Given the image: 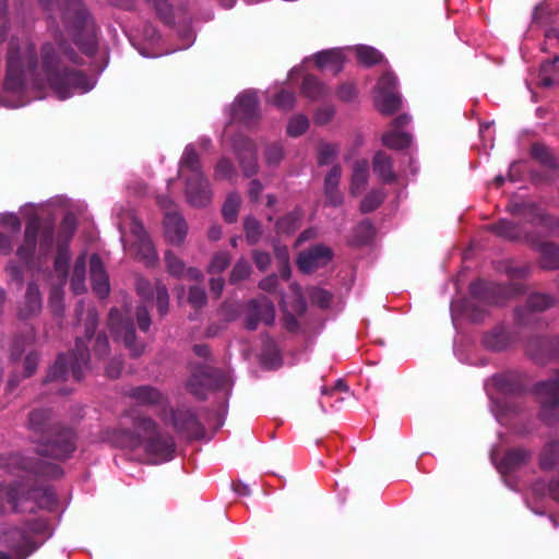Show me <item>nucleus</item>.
<instances>
[{"label": "nucleus", "mask_w": 559, "mask_h": 559, "mask_svg": "<svg viewBox=\"0 0 559 559\" xmlns=\"http://www.w3.org/2000/svg\"><path fill=\"white\" fill-rule=\"evenodd\" d=\"M66 59L75 62L71 53H64L61 58L51 44H46L41 48V63L38 64L31 39L26 36L12 38L7 59L4 91L13 99H2L0 103L9 108L22 107L29 102L24 97L28 88L49 87L61 100L93 90L96 80L68 69Z\"/></svg>", "instance_id": "nucleus-1"}, {"label": "nucleus", "mask_w": 559, "mask_h": 559, "mask_svg": "<svg viewBox=\"0 0 559 559\" xmlns=\"http://www.w3.org/2000/svg\"><path fill=\"white\" fill-rule=\"evenodd\" d=\"M135 431L114 430L108 440L116 447L136 450L143 449L152 456L153 463L166 462L173 459L174 440L156 431V425L148 418H139L134 423Z\"/></svg>", "instance_id": "nucleus-2"}, {"label": "nucleus", "mask_w": 559, "mask_h": 559, "mask_svg": "<svg viewBox=\"0 0 559 559\" xmlns=\"http://www.w3.org/2000/svg\"><path fill=\"white\" fill-rule=\"evenodd\" d=\"M178 176L186 182V198L190 205L202 207L212 200V190L204 177L198 154L192 144L186 146L179 162Z\"/></svg>", "instance_id": "nucleus-3"}, {"label": "nucleus", "mask_w": 559, "mask_h": 559, "mask_svg": "<svg viewBox=\"0 0 559 559\" xmlns=\"http://www.w3.org/2000/svg\"><path fill=\"white\" fill-rule=\"evenodd\" d=\"M118 228L120 240L126 251L138 255L146 265H153L157 261L155 248L132 211L118 214Z\"/></svg>", "instance_id": "nucleus-4"}, {"label": "nucleus", "mask_w": 559, "mask_h": 559, "mask_svg": "<svg viewBox=\"0 0 559 559\" xmlns=\"http://www.w3.org/2000/svg\"><path fill=\"white\" fill-rule=\"evenodd\" d=\"M62 20L80 49L92 55L96 50L95 26L79 0H70L62 9Z\"/></svg>", "instance_id": "nucleus-5"}, {"label": "nucleus", "mask_w": 559, "mask_h": 559, "mask_svg": "<svg viewBox=\"0 0 559 559\" xmlns=\"http://www.w3.org/2000/svg\"><path fill=\"white\" fill-rule=\"evenodd\" d=\"M491 386L506 395L503 402L493 401L491 397V413L498 421H503L504 417L519 411L513 396L524 390L523 377L516 371L498 373L491 377Z\"/></svg>", "instance_id": "nucleus-6"}, {"label": "nucleus", "mask_w": 559, "mask_h": 559, "mask_svg": "<svg viewBox=\"0 0 559 559\" xmlns=\"http://www.w3.org/2000/svg\"><path fill=\"white\" fill-rule=\"evenodd\" d=\"M39 227V218L37 215L29 216L22 243L17 247L16 255L22 263L27 264L37 253L38 257L48 254L52 249L53 236L52 231H46L37 247V234Z\"/></svg>", "instance_id": "nucleus-7"}, {"label": "nucleus", "mask_w": 559, "mask_h": 559, "mask_svg": "<svg viewBox=\"0 0 559 559\" xmlns=\"http://www.w3.org/2000/svg\"><path fill=\"white\" fill-rule=\"evenodd\" d=\"M534 393L540 404L539 418L547 425L559 420V369L550 378L537 382Z\"/></svg>", "instance_id": "nucleus-8"}, {"label": "nucleus", "mask_w": 559, "mask_h": 559, "mask_svg": "<svg viewBox=\"0 0 559 559\" xmlns=\"http://www.w3.org/2000/svg\"><path fill=\"white\" fill-rule=\"evenodd\" d=\"M489 305L488 287L484 281H477L469 287V298L464 302L451 304L452 320L455 321L457 313L463 311L472 321H480L485 318Z\"/></svg>", "instance_id": "nucleus-9"}, {"label": "nucleus", "mask_w": 559, "mask_h": 559, "mask_svg": "<svg viewBox=\"0 0 559 559\" xmlns=\"http://www.w3.org/2000/svg\"><path fill=\"white\" fill-rule=\"evenodd\" d=\"M88 352L82 340L76 342V350L68 358L63 355L59 356L55 365L50 368L49 380L64 379L69 372L75 380H81L83 371L87 367Z\"/></svg>", "instance_id": "nucleus-10"}, {"label": "nucleus", "mask_w": 559, "mask_h": 559, "mask_svg": "<svg viewBox=\"0 0 559 559\" xmlns=\"http://www.w3.org/2000/svg\"><path fill=\"white\" fill-rule=\"evenodd\" d=\"M514 213L526 224L543 227L548 236L559 237V216L550 214L537 203H516Z\"/></svg>", "instance_id": "nucleus-11"}, {"label": "nucleus", "mask_w": 559, "mask_h": 559, "mask_svg": "<svg viewBox=\"0 0 559 559\" xmlns=\"http://www.w3.org/2000/svg\"><path fill=\"white\" fill-rule=\"evenodd\" d=\"M158 204L165 214L164 235L166 240L175 246L182 243L188 233V226L185 218L176 210V205L169 197H158Z\"/></svg>", "instance_id": "nucleus-12"}, {"label": "nucleus", "mask_w": 559, "mask_h": 559, "mask_svg": "<svg viewBox=\"0 0 559 559\" xmlns=\"http://www.w3.org/2000/svg\"><path fill=\"white\" fill-rule=\"evenodd\" d=\"M454 355L463 364L474 367H485L489 355V340L487 334L454 343Z\"/></svg>", "instance_id": "nucleus-13"}, {"label": "nucleus", "mask_w": 559, "mask_h": 559, "mask_svg": "<svg viewBox=\"0 0 559 559\" xmlns=\"http://www.w3.org/2000/svg\"><path fill=\"white\" fill-rule=\"evenodd\" d=\"M396 85L397 79L392 72H386L378 81L374 91V104L382 114L391 115L400 108L402 98L395 92Z\"/></svg>", "instance_id": "nucleus-14"}, {"label": "nucleus", "mask_w": 559, "mask_h": 559, "mask_svg": "<svg viewBox=\"0 0 559 559\" xmlns=\"http://www.w3.org/2000/svg\"><path fill=\"white\" fill-rule=\"evenodd\" d=\"M525 354L537 365L559 360L558 336H532L525 344Z\"/></svg>", "instance_id": "nucleus-15"}, {"label": "nucleus", "mask_w": 559, "mask_h": 559, "mask_svg": "<svg viewBox=\"0 0 559 559\" xmlns=\"http://www.w3.org/2000/svg\"><path fill=\"white\" fill-rule=\"evenodd\" d=\"M525 243L538 252V266L544 271L559 270V245L543 240L539 233H525Z\"/></svg>", "instance_id": "nucleus-16"}, {"label": "nucleus", "mask_w": 559, "mask_h": 559, "mask_svg": "<svg viewBox=\"0 0 559 559\" xmlns=\"http://www.w3.org/2000/svg\"><path fill=\"white\" fill-rule=\"evenodd\" d=\"M556 304L557 299L549 294L533 293L527 297L524 306L515 309V321L519 325L530 326L535 321L534 313L544 312Z\"/></svg>", "instance_id": "nucleus-17"}, {"label": "nucleus", "mask_w": 559, "mask_h": 559, "mask_svg": "<svg viewBox=\"0 0 559 559\" xmlns=\"http://www.w3.org/2000/svg\"><path fill=\"white\" fill-rule=\"evenodd\" d=\"M75 450L74 433L70 429L59 431L53 440L48 441L38 449L41 456H51L57 460L67 459Z\"/></svg>", "instance_id": "nucleus-18"}, {"label": "nucleus", "mask_w": 559, "mask_h": 559, "mask_svg": "<svg viewBox=\"0 0 559 559\" xmlns=\"http://www.w3.org/2000/svg\"><path fill=\"white\" fill-rule=\"evenodd\" d=\"M539 466L543 471L558 469V476L549 481V493L559 502V440L548 442L539 456Z\"/></svg>", "instance_id": "nucleus-19"}, {"label": "nucleus", "mask_w": 559, "mask_h": 559, "mask_svg": "<svg viewBox=\"0 0 559 559\" xmlns=\"http://www.w3.org/2000/svg\"><path fill=\"white\" fill-rule=\"evenodd\" d=\"M331 259V249L323 245H318L301 252L297 259V265L302 273H311L319 267L325 266Z\"/></svg>", "instance_id": "nucleus-20"}, {"label": "nucleus", "mask_w": 559, "mask_h": 559, "mask_svg": "<svg viewBox=\"0 0 559 559\" xmlns=\"http://www.w3.org/2000/svg\"><path fill=\"white\" fill-rule=\"evenodd\" d=\"M411 122V117L407 115H402L397 117L389 131H386L382 135L383 145L394 148L401 150L411 145L412 136L408 132L404 131V127L408 126Z\"/></svg>", "instance_id": "nucleus-21"}, {"label": "nucleus", "mask_w": 559, "mask_h": 559, "mask_svg": "<svg viewBox=\"0 0 559 559\" xmlns=\"http://www.w3.org/2000/svg\"><path fill=\"white\" fill-rule=\"evenodd\" d=\"M258 97L254 91H245L230 107L231 120L248 121L258 116Z\"/></svg>", "instance_id": "nucleus-22"}, {"label": "nucleus", "mask_w": 559, "mask_h": 559, "mask_svg": "<svg viewBox=\"0 0 559 559\" xmlns=\"http://www.w3.org/2000/svg\"><path fill=\"white\" fill-rule=\"evenodd\" d=\"M109 324L115 337L121 340L132 355L136 356L142 353V346L135 344V333L132 325L120 320L118 310L110 311Z\"/></svg>", "instance_id": "nucleus-23"}, {"label": "nucleus", "mask_w": 559, "mask_h": 559, "mask_svg": "<svg viewBox=\"0 0 559 559\" xmlns=\"http://www.w3.org/2000/svg\"><path fill=\"white\" fill-rule=\"evenodd\" d=\"M69 266V255L67 252L61 251L55 259V271L60 277V286L52 287L49 296V305L56 313L63 311V290L62 287L66 284L67 274Z\"/></svg>", "instance_id": "nucleus-24"}, {"label": "nucleus", "mask_w": 559, "mask_h": 559, "mask_svg": "<svg viewBox=\"0 0 559 559\" xmlns=\"http://www.w3.org/2000/svg\"><path fill=\"white\" fill-rule=\"evenodd\" d=\"M138 294L144 299H155L158 312L164 316L168 311V292L165 285L156 282L154 286L146 280L139 278L136 281Z\"/></svg>", "instance_id": "nucleus-25"}, {"label": "nucleus", "mask_w": 559, "mask_h": 559, "mask_svg": "<svg viewBox=\"0 0 559 559\" xmlns=\"http://www.w3.org/2000/svg\"><path fill=\"white\" fill-rule=\"evenodd\" d=\"M250 314L247 319L246 326L248 330H255L258 323L264 322L272 324L275 320V309L273 304L266 298L260 300H251L249 302Z\"/></svg>", "instance_id": "nucleus-26"}, {"label": "nucleus", "mask_w": 559, "mask_h": 559, "mask_svg": "<svg viewBox=\"0 0 559 559\" xmlns=\"http://www.w3.org/2000/svg\"><path fill=\"white\" fill-rule=\"evenodd\" d=\"M233 147L239 158L240 165L246 176L257 173L255 148L251 141L243 136H238L233 142Z\"/></svg>", "instance_id": "nucleus-27"}, {"label": "nucleus", "mask_w": 559, "mask_h": 559, "mask_svg": "<svg viewBox=\"0 0 559 559\" xmlns=\"http://www.w3.org/2000/svg\"><path fill=\"white\" fill-rule=\"evenodd\" d=\"M21 229L20 218L15 213L0 214V252L8 254L12 251L11 238Z\"/></svg>", "instance_id": "nucleus-28"}, {"label": "nucleus", "mask_w": 559, "mask_h": 559, "mask_svg": "<svg viewBox=\"0 0 559 559\" xmlns=\"http://www.w3.org/2000/svg\"><path fill=\"white\" fill-rule=\"evenodd\" d=\"M1 543L5 544L8 547H10L15 555L20 556L25 548H29V550L23 556L22 559H24L26 556H28L35 547H31L29 545V537L26 534V532L13 527L9 532L4 533L0 537ZM0 559H12L9 555L4 552H0Z\"/></svg>", "instance_id": "nucleus-29"}, {"label": "nucleus", "mask_w": 559, "mask_h": 559, "mask_svg": "<svg viewBox=\"0 0 559 559\" xmlns=\"http://www.w3.org/2000/svg\"><path fill=\"white\" fill-rule=\"evenodd\" d=\"M312 58L320 70L331 71L334 74L342 70L345 61L344 49L342 48L322 50Z\"/></svg>", "instance_id": "nucleus-30"}, {"label": "nucleus", "mask_w": 559, "mask_h": 559, "mask_svg": "<svg viewBox=\"0 0 559 559\" xmlns=\"http://www.w3.org/2000/svg\"><path fill=\"white\" fill-rule=\"evenodd\" d=\"M91 265V282L93 290L100 298H104L109 293V282L107 273L98 255L94 254L90 260Z\"/></svg>", "instance_id": "nucleus-31"}, {"label": "nucleus", "mask_w": 559, "mask_h": 559, "mask_svg": "<svg viewBox=\"0 0 559 559\" xmlns=\"http://www.w3.org/2000/svg\"><path fill=\"white\" fill-rule=\"evenodd\" d=\"M531 453L522 448L508 451L503 457L496 464L499 473L508 474L523 466L530 459Z\"/></svg>", "instance_id": "nucleus-32"}, {"label": "nucleus", "mask_w": 559, "mask_h": 559, "mask_svg": "<svg viewBox=\"0 0 559 559\" xmlns=\"http://www.w3.org/2000/svg\"><path fill=\"white\" fill-rule=\"evenodd\" d=\"M530 152L534 160H536L546 169L554 173H558L559 176V160L548 146H546L543 143L536 142L531 145Z\"/></svg>", "instance_id": "nucleus-33"}, {"label": "nucleus", "mask_w": 559, "mask_h": 559, "mask_svg": "<svg viewBox=\"0 0 559 559\" xmlns=\"http://www.w3.org/2000/svg\"><path fill=\"white\" fill-rule=\"evenodd\" d=\"M41 309V297L38 287L35 284H28L27 290L24 297V301L20 307V317L27 319Z\"/></svg>", "instance_id": "nucleus-34"}, {"label": "nucleus", "mask_w": 559, "mask_h": 559, "mask_svg": "<svg viewBox=\"0 0 559 559\" xmlns=\"http://www.w3.org/2000/svg\"><path fill=\"white\" fill-rule=\"evenodd\" d=\"M491 231L496 233L499 237L509 239L511 241L523 242H525V233H534L533 230H525L523 227L506 219H501L497 224L491 225Z\"/></svg>", "instance_id": "nucleus-35"}, {"label": "nucleus", "mask_w": 559, "mask_h": 559, "mask_svg": "<svg viewBox=\"0 0 559 559\" xmlns=\"http://www.w3.org/2000/svg\"><path fill=\"white\" fill-rule=\"evenodd\" d=\"M165 262L167 271L174 276H187L190 280H198L201 277L199 270L193 267L187 270L183 262L170 251L165 253Z\"/></svg>", "instance_id": "nucleus-36"}, {"label": "nucleus", "mask_w": 559, "mask_h": 559, "mask_svg": "<svg viewBox=\"0 0 559 559\" xmlns=\"http://www.w3.org/2000/svg\"><path fill=\"white\" fill-rule=\"evenodd\" d=\"M341 175H342L341 167L334 166V167H332L330 173L326 175L325 180H324V192H325V195H326L329 202L332 205H337L342 202V197L337 190Z\"/></svg>", "instance_id": "nucleus-37"}, {"label": "nucleus", "mask_w": 559, "mask_h": 559, "mask_svg": "<svg viewBox=\"0 0 559 559\" xmlns=\"http://www.w3.org/2000/svg\"><path fill=\"white\" fill-rule=\"evenodd\" d=\"M301 93L311 100H319L328 95V87L314 76L308 75L304 79Z\"/></svg>", "instance_id": "nucleus-38"}, {"label": "nucleus", "mask_w": 559, "mask_h": 559, "mask_svg": "<svg viewBox=\"0 0 559 559\" xmlns=\"http://www.w3.org/2000/svg\"><path fill=\"white\" fill-rule=\"evenodd\" d=\"M174 425L179 431L187 433H194L199 428L195 415L189 409L177 411L174 414Z\"/></svg>", "instance_id": "nucleus-39"}, {"label": "nucleus", "mask_w": 559, "mask_h": 559, "mask_svg": "<svg viewBox=\"0 0 559 559\" xmlns=\"http://www.w3.org/2000/svg\"><path fill=\"white\" fill-rule=\"evenodd\" d=\"M369 177V168L367 160L356 162L353 169L350 191L358 194L366 188Z\"/></svg>", "instance_id": "nucleus-40"}, {"label": "nucleus", "mask_w": 559, "mask_h": 559, "mask_svg": "<svg viewBox=\"0 0 559 559\" xmlns=\"http://www.w3.org/2000/svg\"><path fill=\"white\" fill-rule=\"evenodd\" d=\"M373 171L384 182H390L395 178L391 158L382 152L376 153L373 157Z\"/></svg>", "instance_id": "nucleus-41"}, {"label": "nucleus", "mask_w": 559, "mask_h": 559, "mask_svg": "<svg viewBox=\"0 0 559 559\" xmlns=\"http://www.w3.org/2000/svg\"><path fill=\"white\" fill-rule=\"evenodd\" d=\"M85 269L86 258L83 254L76 259L71 275V289L73 290L74 294H83L86 292Z\"/></svg>", "instance_id": "nucleus-42"}, {"label": "nucleus", "mask_w": 559, "mask_h": 559, "mask_svg": "<svg viewBox=\"0 0 559 559\" xmlns=\"http://www.w3.org/2000/svg\"><path fill=\"white\" fill-rule=\"evenodd\" d=\"M557 61H559L558 56L552 60L545 61L540 66L539 84L543 87H550L559 82V70L556 67Z\"/></svg>", "instance_id": "nucleus-43"}, {"label": "nucleus", "mask_w": 559, "mask_h": 559, "mask_svg": "<svg viewBox=\"0 0 559 559\" xmlns=\"http://www.w3.org/2000/svg\"><path fill=\"white\" fill-rule=\"evenodd\" d=\"M130 397L138 404L152 405L162 401L163 396L159 391L151 386H140L130 392Z\"/></svg>", "instance_id": "nucleus-44"}, {"label": "nucleus", "mask_w": 559, "mask_h": 559, "mask_svg": "<svg viewBox=\"0 0 559 559\" xmlns=\"http://www.w3.org/2000/svg\"><path fill=\"white\" fill-rule=\"evenodd\" d=\"M75 228H76L75 216L72 213L66 214V216L63 217L62 223L60 225V230H59L58 239H57V243L59 247L58 254L61 251L69 253L68 250L62 248V246H63V243H67L71 239V237L73 236V234L75 231ZM68 255L70 257V254H68Z\"/></svg>", "instance_id": "nucleus-45"}, {"label": "nucleus", "mask_w": 559, "mask_h": 559, "mask_svg": "<svg viewBox=\"0 0 559 559\" xmlns=\"http://www.w3.org/2000/svg\"><path fill=\"white\" fill-rule=\"evenodd\" d=\"M349 50L355 51L358 61L365 66H372L382 60V53L370 46H357Z\"/></svg>", "instance_id": "nucleus-46"}, {"label": "nucleus", "mask_w": 559, "mask_h": 559, "mask_svg": "<svg viewBox=\"0 0 559 559\" xmlns=\"http://www.w3.org/2000/svg\"><path fill=\"white\" fill-rule=\"evenodd\" d=\"M239 206L240 197L237 193H230L222 209V213L226 222L233 223L237 219Z\"/></svg>", "instance_id": "nucleus-47"}, {"label": "nucleus", "mask_w": 559, "mask_h": 559, "mask_svg": "<svg viewBox=\"0 0 559 559\" xmlns=\"http://www.w3.org/2000/svg\"><path fill=\"white\" fill-rule=\"evenodd\" d=\"M246 239L250 245L257 243L262 236L260 223L253 217H246L243 222Z\"/></svg>", "instance_id": "nucleus-48"}, {"label": "nucleus", "mask_w": 559, "mask_h": 559, "mask_svg": "<svg viewBox=\"0 0 559 559\" xmlns=\"http://www.w3.org/2000/svg\"><path fill=\"white\" fill-rule=\"evenodd\" d=\"M309 127V120L304 115H296L290 118L287 124V133L290 136H299L307 131Z\"/></svg>", "instance_id": "nucleus-49"}, {"label": "nucleus", "mask_w": 559, "mask_h": 559, "mask_svg": "<svg viewBox=\"0 0 559 559\" xmlns=\"http://www.w3.org/2000/svg\"><path fill=\"white\" fill-rule=\"evenodd\" d=\"M512 343L511 335L503 329L491 331V350H503Z\"/></svg>", "instance_id": "nucleus-50"}, {"label": "nucleus", "mask_w": 559, "mask_h": 559, "mask_svg": "<svg viewBox=\"0 0 559 559\" xmlns=\"http://www.w3.org/2000/svg\"><path fill=\"white\" fill-rule=\"evenodd\" d=\"M299 223L300 214L299 212H294L277 222L276 228L278 233L290 234L299 227Z\"/></svg>", "instance_id": "nucleus-51"}, {"label": "nucleus", "mask_w": 559, "mask_h": 559, "mask_svg": "<svg viewBox=\"0 0 559 559\" xmlns=\"http://www.w3.org/2000/svg\"><path fill=\"white\" fill-rule=\"evenodd\" d=\"M554 11L547 4H539L533 13V23L538 26H545L552 22Z\"/></svg>", "instance_id": "nucleus-52"}, {"label": "nucleus", "mask_w": 559, "mask_h": 559, "mask_svg": "<svg viewBox=\"0 0 559 559\" xmlns=\"http://www.w3.org/2000/svg\"><path fill=\"white\" fill-rule=\"evenodd\" d=\"M338 148L332 143H321L319 146L318 160L321 165L332 163L337 156Z\"/></svg>", "instance_id": "nucleus-53"}, {"label": "nucleus", "mask_w": 559, "mask_h": 559, "mask_svg": "<svg viewBox=\"0 0 559 559\" xmlns=\"http://www.w3.org/2000/svg\"><path fill=\"white\" fill-rule=\"evenodd\" d=\"M383 198H384V194L381 190L371 191L361 201L360 210L364 213H368V212L376 210L383 201Z\"/></svg>", "instance_id": "nucleus-54"}, {"label": "nucleus", "mask_w": 559, "mask_h": 559, "mask_svg": "<svg viewBox=\"0 0 559 559\" xmlns=\"http://www.w3.org/2000/svg\"><path fill=\"white\" fill-rule=\"evenodd\" d=\"M271 103L281 109H290L295 104V95L293 92L282 90L271 98Z\"/></svg>", "instance_id": "nucleus-55"}, {"label": "nucleus", "mask_w": 559, "mask_h": 559, "mask_svg": "<svg viewBox=\"0 0 559 559\" xmlns=\"http://www.w3.org/2000/svg\"><path fill=\"white\" fill-rule=\"evenodd\" d=\"M283 147L278 143H273L265 150V163L269 167H276L283 159Z\"/></svg>", "instance_id": "nucleus-56"}, {"label": "nucleus", "mask_w": 559, "mask_h": 559, "mask_svg": "<svg viewBox=\"0 0 559 559\" xmlns=\"http://www.w3.org/2000/svg\"><path fill=\"white\" fill-rule=\"evenodd\" d=\"M250 272H251L250 264L248 263V261L241 259L235 264V266L231 271L230 281L233 283L240 282V281L247 278L250 275Z\"/></svg>", "instance_id": "nucleus-57"}, {"label": "nucleus", "mask_w": 559, "mask_h": 559, "mask_svg": "<svg viewBox=\"0 0 559 559\" xmlns=\"http://www.w3.org/2000/svg\"><path fill=\"white\" fill-rule=\"evenodd\" d=\"M309 298L311 302L318 305L321 308H325L330 305L331 294L322 288H311L309 292Z\"/></svg>", "instance_id": "nucleus-58"}, {"label": "nucleus", "mask_w": 559, "mask_h": 559, "mask_svg": "<svg viewBox=\"0 0 559 559\" xmlns=\"http://www.w3.org/2000/svg\"><path fill=\"white\" fill-rule=\"evenodd\" d=\"M47 420L48 413L46 411H34L29 415L28 425L29 428L35 431H41L45 428Z\"/></svg>", "instance_id": "nucleus-59"}, {"label": "nucleus", "mask_w": 559, "mask_h": 559, "mask_svg": "<svg viewBox=\"0 0 559 559\" xmlns=\"http://www.w3.org/2000/svg\"><path fill=\"white\" fill-rule=\"evenodd\" d=\"M498 293H504L508 296L520 295V294L523 293V286H522V284H514L511 287L506 288V287H503L501 285H493L491 283V290H490V294H491V305L495 304V302H498V300L496 299V295Z\"/></svg>", "instance_id": "nucleus-60"}, {"label": "nucleus", "mask_w": 559, "mask_h": 559, "mask_svg": "<svg viewBox=\"0 0 559 559\" xmlns=\"http://www.w3.org/2000/svg\"><path fill=\"white\" fill-rule=\"evenodd\" d=\"M530 176L534 185L552 183L559 178L558 173H554L548 169H546V171L532 170Z\"/></svg>", "instance_id": "nucleus-61"}, {"label": "nucleus", "mask_w": 559, "mask_h": 559, "mask_svg": "<svg viewBox=\"0 0 559 559\" xmlns=\"http://www.w3.org/2000/svg\"><path fill=\"white\" fill-rule=\"evenodd\" d=\"M229 264V255L226 253V252H221V253H217L210 266H209V271L211 273H221L222 271H224L227 265Z\"/></svg>", "instance_id": "nucleus-62"}, {"label": "nucleus", "mask_w": 559, "mask_h": 559, "mask_svg": "<svg viewBox=\"0 0 559 559\" xmlns=\"http://www.w3.org/2000/svg\"><path fill=\"white\" fill-rule=\"evenodd\" d=\"M188 300L195 308L202 307L206 302V295L204 289L199 286H192L190 288Z\"/></svg>", "instance_id": "nucleus-63"}, {"label": "nucleus", "mask_w": 559, "mask_h": 559, "mask_svg": "<svg viewBox=\"0 0 559 559\" xmlns=\"http://www.w3.org/2000/svg\"><path fill=\"white\" fill-rule=\"evenodd\" d=\"M199 381V378L198 376H193L189 382H188V386L190 389V391L199 396V397H203L204 396V388L210 385L211 382H210V379L207 376H205L201 381H200V385L197 384V382Z\"/></svg>", "instance_id": "nucleus-64"}]
</instances>
